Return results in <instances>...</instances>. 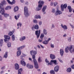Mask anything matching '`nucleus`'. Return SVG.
Here are the masks:
<instances>
[{"label":"nucleus","instance_id":"7ed1b4c3","mask_svg":"<svg viewBox=\"0 0 74 74\" xmlns=\"http://www.w3.org/2000/svg\"><path fill=\"white\" fill-rule=\"evenodd\" d=\"M24 15L26 17H27L29 15L28 13V9L27 7H25L24 9Z\"/></svg>","mask_w":74,"mask_h":74},{"label":"nucleus","instance_id":"1a4fd4ad","mask_svg":"<svg viewBox=\"0 0 74 74\" xmlns=\"http://www.w3.org/2000/svg\"><path fill=\"white\" fill-rule=\"evenodd\" d=\"M47 9V6L45 5L42 8V12L43 13L44 15H45V14H46V12H45V10H46V9Z\"/></svg>","mask_w":74,"mask_h":74},{"label":"nucleus","instance_id":"680f3d73","mask_svg":"<svg viewBox=\"0 0 74 74\" xmlns=\"http://www.w3.org/2000/svg\"><path fill=\"white\" fill-rule=\"evenodd\" d=\"M5 69V66H3V67H2L1 68V70H4V69Z\"/></svg>","mask_w":74,"mask_h":74},{"label":"nucleus","instance_id":"9b49d317","mask_svg":"<svg viewBox=\"0 0 74 74\" xmlns=\"http://www.w3.org/2000/svg\"><path fill=\"white\" fill-rule=\"evenodd\" d=\"M59 70V66L58 65H57L54 68V70L56 72H58Z\"/></svg>","mask_w":74,"mask_h":74},{"label":"nucleus","instance_id":"6e6d98bb","mask_svg":"<svg viewBox=\"0 0 74 74\" xmlns=\"http://www.w3.org/2000/svg\"><path fill=\"white\" fill-rule=\"evenodd\" d=\"M42 22L41 21H40L39 22V25H42Z\"/></svg>","mask_w":74,"mask_h":74},{"label":"nucleus","instance_id":"0e129e2a","mask_svg":"<svg viewBox=\"0 0 74 74\" xmlns=\"http://www.w3.org/2000/svg\"><path fill=\"white\" fill-rule=\"evenodd\" d=\"M69 12H71L72 11V9H69Z\"/></svg>","mask_w":74,"mask_h":74},{"label":"nucleus","instance_id":"39448f33","mask_svg":"<svg viewBox=\"0 0 74 74\" xmlns=\"http://www.w3.org/2000/svg\"><path fill=\"white\" fill-rule=\"evenodd\" d=\"M62 14V12L60 10H59L58 8H57V10L56 11L54 14L55 16H57V15H59Z\"/></svg>","mask_w":74,"mask_h":74},{"label":"nucleus","instance_id":"f3484780","mask_svg":"<svg viewBox=\"0 0 74 74\" xmlns=\"http://www.w3.org/2000/svg\"><path fill=\"white\" fill-rule=\"evenodd\" d=\"M22 53V52L21 50L18 51L17 52V56L18 57L20 56V55H21V53Z\"/></svg>","mask_w":74,"mask_h":74},{"label":"nucleus","instance_id":"49530a36","mask_svg":"<svg viewBox=\"0 0 74 74\" xmlns=\"http://www.w3.org/2000/svg\"><path fill=\"white\" fill-rule=\"evenodd\" d=\"M57 4L58 2H55L54 3V7H56Z\"/></svg>","mask_w":74,"mask_h":74},{"label":"nucleus","instance_id":"f03ea898","mask_svg":"<svg viewBox=\"0 0 74 74\" xmlns=\"http://www.w3.org/2000/svg\"><path fill=\"white\" fill-rule=\"evenodd\" d=\"M73 45H71L70 47H65V52L66 53H68L69 51L71 53H73V52L74 51V49H73Z\"/></svg>","mask_w":74,"mask_h":74},{"label":"nucleus","instance_id":"4468645a","mask_svg":"<svg viewBox=\"0 0 74 74\" xmlns=\"http://www.w3.org/2000/svg\"><path fill=\"white\" fill-rule=\"evenodd\" d=\"M27 67L28 69H32L33 67V66L32 65H30L29 64H27Z\"/></svg>","mask_w":74,"mask_h":74},{"label":"nucleus","instance_id":"603ef678","mask_svg":"<svg viewBox=\"0 0 74 74\" xmlns=\"http://www.w3.org/2000/svg\"><path fill=\"white\" fill-rule=\"evenodd\" d=\"M58 60H59L60 62L61 63H63V61H62V60L60 59V58H58Z\"/></svg>","mask_w":74,"mask_h":74},{"label":"nucleus","instance_id":"f704fd0d","mask_svg":"<svg viewBox=\"0 0 74 74\" xmlns=\"http://www.w3.org/2000/svg\"><path fill=\"white\" fill-rule=\"evenodd\" d=\"M42 43L43 44H45V45H47V44H48V41L47 40H45L43 42H42Z\"/></svg>","mask_w":74,"mask_h":74},{"label":"nucleus","instance_id":"a211bd4d","mask_svg":"<svg viewBox=\"0 0 74 74\" xmlns=\"http://www.w3.org/2000/svg\"><path fill=\"white\" fill-rule=\"evenodd\" d=\"M60 53L61 56H62L63 55V53H64V50L62 49H61L60 50Z\"/></svg>","mask_w":74,"mask_h":74},{"label":"nucleus","instance_id":"4be33fe9","mask_svg":"<svg viewBox=\"0 0 74 74\" xmlns=\"http://www.w3.org/2000/svg\"><path fill=\"white\" fill-rule=\"evenodd\" d=\"M50 57L51 59H55V56L52 54H51L50 55Z\"/></svg>","mask_w":74,"mask_h":74},{"label":"nucleus","instance_id":"13d9d810","mask_svg":"<svg viewBox=\"0 0 74 74\" xmlns=\"http://www.w3.org/2000/svg\"><path fill=\"white\" fill-rule=\"evenodd\" d=\"M0 20H3V18H2V16L1 15H0Z\"/></svg>","mask_w":74,"mask_h":74},{"label":"nucleus","instance_id":"052dcab7","mask_svg":"<svg viewBox=\"0 0 74 74\" xmlns=\"http://www.w3.org/2000/svg\"><path fill=\"white\" fill-rule=\"evenodd\" d=\"M51 40V39L50 38H48L47 40V41L48 42H49V41H50V40Z\"/></svg>","mask_w":74,"mask_h":74},{"label":"nucleus","instance_id":"09e8293b","mask_svg":"<svg viewBox=\"0 0 74 74\" xmlns=\"http://www.w3.org/2000/svg\"><path fill=\"white\" fill-rule=\"evenodd\" d=\"M34 27V25H33L32 28V30H33V31L34 30V29H35Z\"/></svg>","mask_w":74,"mask_h":74},{"label":"nucleus","instance_id":"412c9836","mask_svg":"<svg viewBox=\"0 0 74 74\" xmlns=\"http://www.w3.org/2000/svg\"><path fill=\"white\" fill-rule=\"evenodd\" d=\"M26 39V36H23L21 37L20 38V40L21 41H23V40H25Z\"/></svg>","mask_w":74,"mask_h":74},{"label":"nucleus","instance_id":"cd10ccee","mask_svg":"<svg viewBox=\"0 0 74 74\" xmlns=\"http://www.w3.org/2000/svg\"><path fill=\"white\" fill-rule=\"evenodd\" d=\"M8 56V52L7 51L5 53V54L3 56V58H7Z\"/></svg>","mask_w":74,"mask_h":74},{"label":"nucleus","instance_id":"e433bc0d","mask_svg":"<svg viewBox=\"0 0 74 74\" xmlns=\"http://www.w3.org/2000/svg\"><path fill=\"white\" fill-rule=\"evenodd\" d=\"M34 28L35 29H36V30H38V29H39V27L38 26V25H36L35 26H34Z\"/></svg>","mask_w":74,"mask_h":74},{"label":"nucleus","instance_id":"5fc2aeb1","mask_svg":"<svg viewBox=\"0 0 74 74\" xmlns=\"http://www.w3.org/2000/svg\"><path fill=\"white\" fill-rule=\"evenodd\" d=\"M43 39H39L38 40V42H41L42 41Z\"/></svg>","mask_w":74,"mask_h":74},{"label":"nucleus","instance_id":"423d86ee","mask_svg":"<svg viewBox=\"0 0 74 74\" xmlns=\"http://www.w3.org/2000/svg\"><path fill=\"white\" fill-rule=\"evenodd\" d=\"M67 7V5L66 4H65L64 5L62 4L61 5L62 11H63L64 9L66 8Z\"/></svg>","mask_w":74,"mask_h":74},{"label":"nucleus","instance_id":"9d476101","mask_svg":"<svg viewBox=\"0 0 74 74\" xmlns=\"http://www.w3.org/2000/svg\"><path fill=\"white\" fill-rule=\"evenodd\" d=\"M34 62L35 69H37L39 67V66H38V64L37 62L36 61Z\"/></svg>","mask_w":74,"mask_h":74},{"label":"nucleus","instance_id":"2eb2a0df","mask_svg":"<svg viewBox=\"0 0 74 74\" xmlns=\"http://www.w3.org/2000/svg\"><path fill=\"white\" fill-rule=\"evenodd\" d=\"M0 10V13L1 14V15H3L5 14V11L4 10V8H2Z\"/></svg>","mask_w":74,"mask_h":74},{"label":"nucleus","instance_id":"338daca9","mask_svg":"<svg viewBox=\"0 0 74 74\" xmlns=\"http://www.w3.org/2000/svg\"><path fill=\"white\" fill-rule=\"evenodd\" d=\"M4 71H3V70L1 72V74H3V73H4Z\"/></svg>","mask_w":74,"mask_h":74},{"label":"nucleus","instance_id":"de8ad7c7","mask_svg":"<svg viewBox=\"0 0 74 74\" xmlns=\"http://www.w3.org/2000/svg\"><path fill=\"white\" fill-rule=\"evenodd\" d=\"M3 8V4L2 3H0V9Z\"/></svg>","mask_w":74,"mask_h":74},{"label":"nucleus","instance_id":"7c9ffc66","mask_svg":"<svg viewBox=\"0 0 74 74\" xmlns=\"http://www.w3.org/2000/svg\"><path fill=\"white\" fill-rule=\"evenodd\" d=\"M66 71L67 73H70L71 71V68H68L66 70Z\"/></svg>","mask_w":74,"mask_h":74},{"label":"nucleus","instance_id":"473e14b6","mask_svg":"<svg viewBox=\"0 0 74 74\" xmlns=\"http://www.w3.org/2000/svg\"><path fill=\"white\" fill-rule=\"evenodd\" d=\"M44 37V34L42 33L40 36V38L41 40L43 39V38Z\"/></svg>","mask_w":74,"mask_h":74},{"label":"nucleus","instance_id":"bb28decb","mask_svg":"<svg viewBox=\"0 0 74 74\" xmlns=\"http://www.w3.org/2000/svg\"><path fill=\"white\" fill-rule=\"evenodd\" d=\"M8 3L12 5L13 4H15V0H13L12 2L10 1Z\"/></svg>","mask_w":74,"mask_h":74},{"label":"nucleus","instance_id":"72a5a7b5","mask_svg":"<svg viewBox=\"0 0 74 74\" xmlns=\"http://www.w3.org/2000/svg\"><path fill=\"white\" fill-rule=\"evenodd\" d=\"M4 17L5 18H7L8 16H10V14H7V13H4L3 14Z\"/></svg>","mask_w":74,"mask_h":74},{"label":"nucleus","instance_id":"4c0bfd02","mask_svg":"<svg viewBox=\"0 0 74 74\" xmlns=\"http://www.w3.org/2000/svg\"><path fill=\"white\" fill-rule=\"evenodd\" d=\"M7 45L8 47H11V42H9L7 43Z\"/></svg>","mask_w":74,"mask_h":74},{"label":"nucleus","instance_id":"69168bd1","mask_svg":"<svg viewBox=\"0 0 74 74\" xmlns=\"http://www.w3.org/2000/svg\"><path fill=\"white\" fill-rule=\"evenodd\" d=\"M14 18L16 20H18V18H17V16H14Z\"/></svg>","mask_w":74,"mask_h":74},{"label":"nucleus","instance_id":"393cba45","mask_svg":"<svg viewBox=\"0 0 74 74\" xmlns=\"http://www.w3.org/2000/svg\"><path fill=\"white\" fill-rule=\"evenodd\" d=\"M18 10H19V8L17 6H16L14 7V12H16L17 11H18Z\"/></svg>","mask_w":74,"mask_h":74},{"label":"nucleus","instance_id":"dca6fc26","mask_svg":"<svg viewBox=\"0 0 74 74\" xmlns=\"http://www.w3.org/2000/svg\"><path fill=\"white\" fill-rule=\"evenodd\" d=\"M45 62L46 63V64L47 66H49V65H51L52 64H51V62H50L49 63V61H48V60H47V59H46L45 60Z\"/></svg>","mask_w":74,"mask_h":74},{"label":"nucleus","instance_id":"6ab92c4d","mask_svg":"<svg viewBox=\"0 0 74 74\" xmlns=\"http://www.w3.org/2000/svg\"><path fill=\"white\" fill-rule=\"evenodd\" d=\"M15 69L16 70H18V69H19V64H18L16 63L15 64Z\"/></svg>","mask_w":74,"mask_h":74},{"label":"nucleus","instance_id":"e2e57ef3","mask_svg":"<svg viewBox=\"0 0 74 74\" xmlns=\"http://www.w3.org/2000/svg\"><path fill=\"white\" fill-rule=\"evenodd\" d=\"M71 67L72 69H74V65H71Z\"/></svg>","mask_w":74,"mask_h":74},{"label":"nucleus","instance_id":"c85d7f7f","mask_svg":"<svg viewBox=\"0 0 74 74\" xmlns=\"http://www.w3.org/2000/svg\"><path fill=\"white\" fill-rule=\"evenodd\" d=\"M35 55H32V58L33 59L34 62L37 61L36 59H35L36 58V56Z\"/></svg>","mask_w":74,"mask_h":74},{"label":"nucleus","instance_id":"bf43d9fd","mask_svg":"<svg viewBox=\"0 0 74 74\" xmlns=\"http://www.w3.org/2000/svg\"><path fill=\"white\" fill-rule=\"evenodd\" d=\"M68 41L69 42H70L71 41V37H69V38L68 39Z\"/></svg>","mask_w":74,"mask_h":74},{"label":"nucleus","instance_id":"b1692460","mask_svg":"<svg viewBox=\"0 0 74 74\" xmlns=\"http://www.w3.org/2000/svg\"><path fill=\"white\" fill-rule=\"evenodd\" d=\"M10 9H11V6H7L5 8V10H10Z\"/></svg>","mask_w":74,"mask_h":74},{"label":"nucleus","instance_id":"8fccbe9b","mask_svg":"<svg viewBox=\"0 0 74 74\" xmlns=\"http://www.w3.org/2000/svg\"><path fill=\"white\" fill-rule=\"evenodd\" d=\"M18 71L21 73V71H22V69L21 68L19 69H18Z\"/></svg>","mask_w":74,"mask_h":74},{"label":"nucleus","instance_id":"aec40b11","mask_svg":"<svg viewBox=\"0 0 74 74\" xmlns=\"http://www.w3.org/2000/svg\"><path fill=\"white\" fill-rule=\"evenodd\" d=\"M21 63L23 66H26V63L24 61L22 60H21Z\"/></svg>","mask_w":74,"mask_h":74},{"label":"nucleus","instance_id":"f8f14e48","mask_svg":"<svg viewBox=\"0 0 74 74\" xmlns=\"http://www.w3.org/2000/svg\"><path fill=\"white\" fill-rule=\"evenodd\" d=\"M50 62H51V63H53L55 65H57L58 64V63H57V60H51Z\"/></svg>","mask_w":74,"mask_h":74},{"label":"nucleus","instance_id":"864d4df0","mask_svg":"<svg viewBox=\"0 0 74 74\" xmlns=\"http://www.w3.org/2000/svg\"><path fill=\"white\" fill-rule=\"evenodd\" d=\"M25 47V45H23L22 46H21L20 47V48H21V49H23V48H24Z\"/></svg>","mask_w":74,"mask_h":74},{"label":"nucleus","instance_id":"a18cd8bd","mask_svg":"<svg viewBox=\"0 0 74 74\" xmlns=\"http://www.w3.org/2000/svg\"><path fill=\"white\" fill-rule=\"evenodd\" d=\"M51 12L53 13H55V12H56V10H55V8L52 9Z\"/></svg>","mask_w":74,"mask_h":74},{"label":"nucleus","instance_id":"c756f323","mask_svg":"<svg viewBox=\"0 0 74 74\" xmlns=\"http://www.w3.org/2000/svg\"><path fill=\"white\" fill-rule=\"evenodd\" d=\"M25 56H26V55L23 53V55L21 56V59H22V60H24V59L22 58L25 57Z\"/></svg>","mask_w":74,"mask_h":74},{"label":"nucleus","instance_id":"20e7f679","mask_svg":"<svg viewBox=\"0 0 74 74\" xmlns=\"http://www.w3.org/2000/svg\"><path fill=\"white\" fill-rule=\"evenodd\" d=\"M5 39H4V41L5 42H8V41L11 39V38L10 36L8 35H5L4 36Z\"/></svg>","mask_w":74,"mask_h":74},{"label":"nucleus","instance_id":"2f4dec72","mask_svg":"<svg viewBox=\"0 0 74 74\" xmlns=\"http://www.w3.org/2000/svg\"><path fill=\"white\" fill-rule=\"evenodd\" d=\"M3 40L1 39L0 40V46L1 47H2L3 45Z\"/></svg>","mask_w":74,"mask_h":74},{"label":"nucleus","instance_id":"ddd939ff","mask_svg":"<svg viewBox=\"0 0 74 74\" xmlns=\"http://www.w3.org/2000/svg\"><path fill=\"white\" fill-rule=\"evenodd\" d=\"M61 26L63 28V29H64V30H67V27L66 25H63V24H61Z\"/></svg>","mask_w":74,"mask_h":74},{"label":"nucleus","instance_id":"774afa93","mask_svg":"<svg viewBox=\"0 0 74 74\" xmlns=\"http://www.w3.org/2000/svg\"><path fill=\"white\" fill-rule=\"evenodd\" d=\"M70 25L71 26V27H72L73 28H74V26L73 25H72V24H70Z\"/></svg>","mask_w":74,"mask_h":74},{"label":"nucleus","instance_id":"6e6552de","mask_svg":"<svg viewBox=\"0 0 74 74\" xmlns=\"http://www.w3.org/2000/svg\"><path fill=\"white\" fill-rule=\"evenodd\" d=\"M41 33V30H39L38 31H36L35 32V34L37 36V38H38L39 37H40V33Z\"/></svg>","mask_w":74,"mask_h":74},{"label":"nucleus","instance_id":"5701e85b","mask_svg":"<svg viewBox=\"0 0 74 74\" xmlns=\"http://www.w3.org/2000/svg\"><path fill=\"white\" fill-rule=\"evenodd\" d=\"M35 19H41V17L40 15H35L34 16Z\"/></svg>","mask_w":74,"mask_h":74},{"label":"nucleus","instance_id":"c03bdc74","mask_svg":"<svg viewBox=\"0 0 74 74\" xmlns=\"http://www.w3.org/2000/svg\"><path fill=\"white\" fill-rule=\"evenodd\" d=\"M50 73L51 74H55V72L54 71L52 70L50 71Z\"/></svg>","mask_w":74,"mask_h":74},{"label":"nucleus","instance_id":"a878e982","mask_svg":"<svg viewBox=\"0 0 74 74\" xmlns=\"http://www.w3.org/2000/svg\"><path fill=\"white\" fill-rule=\"evenodd\" d=\"M43 34H45V35H47V30L45 29H44L43 31Z\"/></svg>","mask_w":74,"mask_h":74},{"label":"nucleus","instance_id":"f257e3e1","mask_svg":"<svg viewBox=\"0 0 74 74\" xmlns=\"http://www.w3.org/2000/svg\"><path fill=\"white\" fill-rule=\"evenodd\" d=\"M38 3L39 4L38 7H37L35 9L36 11H37L41 10L42 7V5L44 4V1H40Z\"/></svg>","mask_w":74,"mask_h":74},{"label":"nucleus","instance_id":"ea45409f","mask_svg":"<svg viewBox=\"0 0 74 74\" xmlns=\"http://www.w3.org/2000/svg\"><path fill=\"white\" fill-rule=\"evenodd\" d=\"M12 40L14 41L15 40V35H12Z\"/></svg>","mask_w":74,"mask_h":74},{"label":"nucleus","instance_id":"3c124183","mask_svg":"<svg viewBox=\"0 0 74 74\" xmlns=\"http://www.w3.org/2000/svg\"><path fill=\"white\" fill-rule=\"evenodd\" d=\"M51 48H54V45L51 43Z\"/></svg>","mask_w":74,"mask_h":74},{"label":"nucleus","instance_id":"58836bf2","mask_svg":"<svg viewBox=\"0 0 74 74\" xmlns=\"http://www.w3.org/2000/svg\"><path fill=\"white\" fill-rule=\"evenodd\" d=\"M19 25L20 27H21V26H22V23L20 22H18V23L17 24V26L18 27L19 26Z\"/></svg>","mask_w":74,"mask_h":74},{"label":"nucleus","instance_id":"c9c22d12","mask_svg":"<svg viewBox=\"0 0 74 74\" xmlns=\"http://www.w3.org/2000/svg\"><path fill=\"white\" fill-rule=\"evenodd\" d=\"M1 3L3 5H6L7 4V2L5 1H3L1 2Z\"/></svg>","mask_w":74,"mask_h":74},{"label":"nucleus","instance_id":"4d7b16f0","mask_svg":"<svg viewBox=\"0 0 74 74\" xmlns=\"http://www.w3.org/2000/svg\"><path fill=\"white\" fill-rule=\"evenodd\" d=\"M68 10H70V9H71V6H68Z\"/></svg>","mask_w":74,"mask_h":74},{"label":"nucleus","instance_id":"0eeeda50","mask_svg":"<svg viewBox=\"0 0 74 74\" xmlns=\"http://www.w3.org/2000/svg\"><path fill=\"white\" fill-rule=\"evenodd\" d=\"M37 53V51L36 50H32L30 51V54L31 55H36Z\"/></svg>","mask_w":74,"mask_h":74},{"label":"nucleus","instance_id":"a19ab883","mask_svg":"<svg viewBox=\"0 0 74 74\" xmlns=\"http://www.w3.org/2000/svg\"><path fill=\"white\" fill-rule=\"evenodd\" d=\"M38 62L39 63H40V62H42V60H41V57L40 56L38 58Z\"/></svg>","mask_w":74,"mask_h":74},{"label":"nucleus","instance_id":"37998d69","mask_svg":"<svg viewBox=\"0 0 74 74\" xmlns=\"http://www.w3.org/2000/svg\"><path fill=\"white\" fill-rule=\"evenodd\" d=\"M8 34L9 36H12V35L13 34V33L11 31Z\"/></svg>","mask_w":74,"mask_h":74},{"label":"nucleus","instance_id":"79ce46f5","mask_svg":"<svg viewBox=\"0 0 74 74\" xmlns=\"http://www.w3.org/2000/svg\"><path fill=\"white\" fill-rule=\"evenodd\" d=\"M33 22L35 23H38V21L37 20H36V19L33 20Z\"/></svg>","mask_w":74,"mask_h":74}]
</instances>
